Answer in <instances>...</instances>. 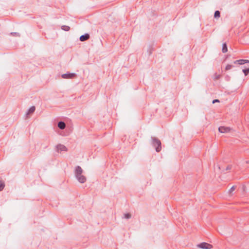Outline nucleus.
Segmentation results:
<instances>
[{
    "label": "nucleus",
    "mask_w": 249,
    "mask_h": 249,
    "mask_svg": "<svg viewBox=\"0 0 249 249\" xmlns=\"http://www.w3.org/2000/svg\"><path fill=\"white\" fill-rule=\"evenodd\" d=\"M35 109H36L35 107V106H32L28 110V111H27L26 114L28 115V114H29L30 113H33L35 111Z\"/></svg>",
    "instance_id": "nucleus-10"
},
{
    "label": "nucleus",
    "mask_w": 249,
    "mask_h": 249,
    "mask_svg": "<svg viewBox=\"0 0 249 249\" xmlns=\"http://www.w3.org/2000/svg\"><path fill=\"white\" fill-rule=\"evenodd\" d=\"M231 165H228L226 168V170H231Z\"/></svg>",
    "instance_id": "nucleus-21"
},
{
    "label": "nucleus",
    "mask_w": 249,
    "mask_h": 249,
    "mask_svg": "<svg viewBox=\"0 0 249 249\" xmlns=\"http://www.w3.org/2000/svg\"><path fill=\"white\" fill-rule=\"evenodd\" d=\"M230 128L229 127L226 126H220L218 128V130L220 133H227L230 131Z\"/></svg>",
    "instance_id": "nucleus-6"
},
{
    "label": "nucleus",
    "mask_w": 249,
    "mask_h": 249,
    "mask_svg": "<svg viewBox=\"0 0 249 249\" xmlns=\"http://www.w3.org/2000/svg\"><path fill=\"white\" fill-rule=\"evenodd\" d=\"M83 170L80 166L75 168L74 175L77 180L81 183H84L86 181V178L82 175Z\"/></svg>",
    "instance_id": "nucleus-1"
},
{
    "label": "nucleus",
    "mask_w": 249,
    "mask_h": 249,
    "mask_svg": "<svg viewBox=\"0 0 249 249\" xmlns=\"http://www.w3.org/2000/svg\"><path fill=\"white\" fill-rule=\"evenodd\" d=\"M5 186V183L4 181L0 180V191H1Z\"/></svg>",
    "instance_id": "nucleus-14"
},
{
    "label": "nucleus",
    "mask_w": 249,
    "mask_h": 249,
    "mask_svg": "<svg viewBox=\"0 0 249 249\" xmlns=\"http://www.w3.org/2000/svg\"><path fill=\"white\" fill-rule=\"evenodd\" d=\"M244 64H246V63H249V60H246V59H244Z\"/></svg>",
    "instance_id": "nucleus-23"
},
{
    "label": "nucleus",
    "mask_w": 249,
    "mask_h": 249,
    "mask_svg": "<svg viewBox=\"0 0 249 249\" xmlns=\"http://www.w3.org/2000/svg\"><path fill=\"white\" fill-rule=\"evenodd\" d=\"M58 127L60 129H64L66 127V124L65 123L63 122V121H60L58 123Z\"/></svg>",
    "instance_id": "nucleus-8"
},
{
    "label": "nucleus",
    "mask_w": 249,
    "mask_h": 249,
    "mask_svg": "<svg viewBox=\"0 0 249 249\" xmlns=\"http://www.w3.org/2000/svg\"><path fill=\"white\" fill-rule=\"evenodd\" d=\"M245 76H247L249 73V68H246L242 70Z\"/></svg>",
    "instance_id": "nucleus-15"
},
{
    "label": "nucleus",
    "mask_w": 249,
    "mask_h": 249,
    "mask_svg": "<svg viewBox=\"0 0 249 249\" xmlns=\"http://www.w3.org/2000/svg\"><path fill=\"white\" fill-rule=\"evenodd\" d=\"M244 59H239L235 60L233 62L234 64H238V65H244Z\"/></svg>",
    "instance_id": "nucleus-11"
},
{
    "label": "nucleus",
    "mask_w": 249,
    "mask_h": 249,
    "mask_svg": "<svg viewBox=\"0 0 249 249\" xmlns=\"http://www.w3.org/2000/svg\"><path fill=\"white\" fill-rule=\"evenodd\" d=\"M222 52L223 53H225L228 52V47L226 43H224L222 44Z\"/></svg>",
    "instance_id": "nucleus-9"
},
{
    "label": "nucleus",
    "mask_w": 249,
    "mask_h": 249,
    "mask_svg": "<svg viewBox=\"0 0 249 249\" xmlns=\"http://www.w3.org/2000/svg\"><path fill=\"white\" fill-rule=\"evenodd\" d=\"M131 217V215L129 213H125L124 214V217L125 219H130Z\"/></svg>",
    "instance_id": "nucleus-16"
},
{
    "label": "nucleus",
    "mask_w": 249,
    "mask_h": 249,
    "mask_svg": "<svg viewBox=\"0 0 249 249\" xmlns=\"http://www.w3.org/2000/svg\"><path fill=\"white\" fill-rule=\"evenodd\" d=\"M235 186H232L231 188L229 190V192L230 193H231V192H232L233 191L235 190Z\"/></svg>",
    "instance_id": "nucleus-19"
},
{
    "label": "nucleus",
    "mask_w": 249,
    "mask_h": 249,
    "mask_svg": "<svg viewBox=\"0 0 249 249\" xmlns=\"http://www.w3.org/2000/svg\"><path fill=\"white\" fill-rule=\"evenodd\" d=\"M57 151L58 152L67 151V147L62 144H59L56 146Z\"/></svg>",
    "instance_id": "nucleus-5"
},
{
    "label": "nucleus",
    "mask_w": 249,
    "mask_h": 249,
    "mask_svg": "<svg viewBox=\"0 0 249 249\" xmlns=\"http://www.w3.org/2000/svg\"><path fill=\"white\" fill-rule=\"evenodd\" d=\"M220 16V12L218 11V10H216L214 12V17L216 18H219Z\"/></svg>",
    "instance_id": "nucleus-13"
},
{
    "label": "nucleus",
    "mask_w": 249,
    "mask_h": 249,
    "mask_svg": "<svg viewBox=\"0 0 249 249\" xmlns=\"http://www.w3.org/2000/svg\"><path fill=\"white\" fill-rule=\"evenodd\" d=\"M197 247L202 249H211L213 246L206 242H202L197 245Z\"/></svg>",
    "instance_id": "nucleus-3"
},
{
    "label": "nucleus",
    "mask_w": 249,
    "mask_h": 249,
    "mask_svg": "<svg viewBox=\"0 0 249 249\" xmlns=\"http://www.w3.org/2000/svg\"><path fill=\"white\" fill-rule=\"evenodd\" d=\"M234 67L233 65L228 64L226 66L225 70L226 71H228L231 69L232 68Z\"/></svg>",
    "instance_id": "nucleus-17"
},
{
    "label": "nucleus",
    "mask_w": 249,
    "mask_h": 249,
    "mask_svg": "<svg viewBox=\"0 0 249 249\" xmlns=\"http://www.w3.org/2000/svg\"><path fill=\"white\" fill-rule=\"evenodd\" d=\"M219 102V100L218 99H214L213 101V104H214L215 103Z\"/></svg>",
    "instance_id": "nucleus-22"
},
{
    "label": "nucleus",
    "mask_w": 249,
    "mask_h": 249,
    "mask_svg": "<svg viewBox=\"0 0 249 249\" xmlns=\"http://www.w3.org/2000/svg\"><path fill=\"white\" fill-rule=\"evenodd\" d=\"M10 34L13 36H18V37L20 36L19 33H17V32H12L10 33Z\"/></svg>",
    "instance_id": "nucleus-18"
},
{
    "label": "nucleus",
    "mask_w": 249,
    "mask_h": 249,
    "mask_svg": "<svg viewBox=\"0 0 249 249\" xmlns=\"http://www.w3.org/2000/svg\"><path fill=\"white\" fill-rule=\"evenodd\" d=\"M151 145L155 148V150L157 152H159L161 150V143L160 141L158 138L154 137H151Z\"/></svg>",
    "instance_id": "nucleus-2"
},
{
    "label": "nucleus",
    "mask_w": 249,
    "mask_h": 249,
    "mask_svg": "<svg viewBox=\"0 0 249 249\" xmlns=\"http://www.w3.org/2000/svg\"><path fill=\"white\" fill-rule=\"evenodd\" d=\"M220 75L219 74H215L214 79L216 80L220 78Z\"/></svg>",
    "instance_id": "nucleus-20"
},
{
    "label": "nucleus",
    "mask_w": 249,
    "mask_h": 249,
    "mask_svg": "<svg viewBox=\"0 0 249 249\" xmlns=\"http://www.w3.org/2000/svg\"><path fill=\"white\" fill-rule=\"evenodd\" d=\"M61 29L65 31H69L70 30V27L69 26L63 25L61 26Z\"/></svg>",
    "instance_id": "nucleus-12"
},
{
    "label": "nucleus",
    "mask_w": 249,
    "mask_h": 249,
    "mask_svg": "<svg viewBox=\"0 0 249 249\" xmlns=\"http://www.w3.org/2000/svg\"><path fill=\"white\" fill-rule=\"evenodd\" d=\"M76 74L75 73L67 72L62 74V77L64 79H72L76 77Z\"/></svg>",
    "instance_id": "nucleus-4"
},
{
    "label": "nucleus",
    "mask_w": 249,
    "mask_h": 249,
    "mask_svg": "<svg viewBox=\"0 0 249 249\" xmlns=\"http://www.w3.org/2000/svg\"><path fill=\"white\" fill-rule=\"evenodd\" d=\"M89 37H90L88 33H86L84 35H83L80 36V37L79 38V40L83 42V41H86L88 39H89Z\"/></svg>",
    "instance_id": "nucleus-7"
}]
</instances>
